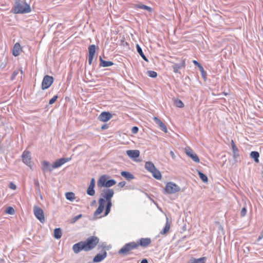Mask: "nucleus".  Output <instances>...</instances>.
<instances>
[{"label": "nucleus", "mask_w": 263, "mask_h": 263, "mask_svg": "<svg viewBox=\"0 0 263 263\" xmlns=\"http://www.w3.org/2000/svg\"><path fill=\"white\" fill-rule=\"evenodd\" d=\"M139 128L137 126H134L132 129V132L133 134H136L138 133Z\"/></svg>", "instance_id": "a18cd8bd"}, {"label": "nucleus", "mask_w": 263, "mask_h": 263, "mask_svg": "<svg viewBox=\"0 0 263 263\" xmlns=\"http://www.w3.org/2000/svg\"><path fill=\"white\" fill-rule=\"evenodd\" d=\"M33 212L36 218L43 223L45 221L44 213L43 210L40 207L35 205L33 207Z\"/></svg>", "instance_id": "423d86ee"}, {"label": "nucleus", "mask_w": 263, "mask_h": 263, "mask_svg": "<svg viewBox=\"0 0 263 263\" xmlns=\"http://www.w3.org/2000/svg\"><path fill=\"white\" fill-rule=\"evenodd\" d=\"M136 48H137V51L138 53L141 55V57L142 58V59L144 61H145L146 62H148L147 58L144 55V53L142 51V50L141 48L140 47V46H139V44H137Z\"/></svg>", "instance_id": "a878e982"}, {"label": "nucleus", "mask_w": 263, "mask_h": 263, "mask_svg": "<svg viewBox=\"0 0 263 263\" xmlns=\"http://www.w3.org/2000/svg\"><path fill=\"white\" fill-rule=\"evenodd\" d=\"M35 184L36 186H39V181L37 180H35Z\"/></svg>", "instance_id": "4d7b16f0"}, {"label": "nucleus", "mask_w": 263, "mask_h": 263, "mask_svg": "<svg viewBox=\"0 0 263 263\" xmlns=\"http://www.w3.org/2000/svg\"><path fill=\"white\" fill-rule=\"evenodd\" d=\"M126 154L131 158H136L139 156L140 152L138 150H127Z\"/></svg>", "instance_id": "a211bd4d"}, {"label": "nucleus", "mask_w": 263, "mask_h": 263, "mask_svg": "<svg viewBox=\"0 0 263 263\" xmlns=\"http://www.w3.org/2000/svg\"><path fill=\"white\" fill-rule=\"evenodd\" d=\"M121 175L127 180H130L135 178V176L128 172L122 171Z\"/></svg>", "instance_id": "b1692460"}, {"label": "nucleus", "mask_w": 263, "mask_h": 263, "mask_svg": "<svg viewBox=\"0 0 263 263\" xmlns=\"http://www.w3.org/2000/svg\"><path fill=\"white\" fill-rule=\"evenodd\" d=\"M231 146H232V148H235L236 147H237L233 141V140H231Z\"/></svg>", "instance_id": "603ef678"}, {"label": "nucleus", "mask_w": 263, "mask_h": 263, "mask_svg": "<svg viewBox=\"0 0 263 263\" xmlns=\"http://www.w3.org/2000/svg\"><path fill=\"white\" fill-rule=\"evenodd\" d=\"M66 198L67 199L72 201L75 198V195L72 192H67L66 193Z\"/></svg>", "instance_id": "f704fd0d"}, {"label": "nucleus", "mask_w": 263, "mask_h": 263, "mask_svg": "<svg viewBox=\"0 0 263 263\" xmlns=\"http://www.w3.org/2000/svg\"><path fill=\"white\" fill-rule=\"evenodd\" d=\"M165 194H173L179 192L181 190L180 186L173 182H168L166 184L164 188Z\"/></svg>", "instance_id": "39448f33"}, {"label": "nucleus", "mask_w": 263, "mask_h": 263, "mask_svg": "<svg viewBox=\"0 0 263 263\" xmlns=\"http://www.w3.org/2000/svg\"><path fill=\"white\" fill-rule=\"evenodd\" d=\"M206 260V258L205 257H202L198 259L191 257L189 261V263H205Z\"/></svg>", "instance_id": "6ab92c4d"}, {"label": "nucleus", "mask_w": 263, "mask_h": 263, "mask_svg": "<svg viewBox=\"0 0 263 263\" xmlns=\"http://www.w3.org/2000/svg\"><path fill=\"white\" fill-rule=\"evenodd\" d=\"M114 195V191L112 189H105L101 191V196L99 199V207L94 213V216H97L102 213L106 201H111V198Z\"/></svg>", "instance_id": "f03ea898"}, {"label": "nucleus", "mask_w": 263, "mask_h": 263, "mask_svg": "<svg viewBox=\"0 0 263 263\" xmlns=\"http://www.w3.org/2000/svg\"><path fill=\"white\" fill-rule=\"evenodd\" d=\"M184 61H183L182 63H180V64H174L173 66L174 71L175 73H178L179 69H181L182 67H184Z\"/></svg>", "instance_id": "c756f323"}, {"label": "nucleus", "mask_w": 263, "mask_h": 263, "mask_svg": "<svg viewBox=\"0 0 263 263\" xmlns=\"http://www.w3.org/2000/svg\"><path fill=\"white\" fill-rule=\"evenodd\" d=\"M262 238V235H260L258 237V241H259L260 239H261Z\"/></svg>", "instance_id": "13d9d810"}, {"label": "nucleus", "mask_w": 263, "mask_h": 263, "mask_svg": "<svg viewBox=\"0 0 263 263\" xmlns=\"http://www.w3.org/2000/svg\"><path fill=\"white\" fill-rule=\"evenodd\" d=\"M103 250H102L101 253H98L93 258V262H100L103 260H104L107 256V252L104 249L105 247H103Z\"/></svg>", "instance_id": "9d476101"}, {"label": "nucleus", "mask_w": 263, "mask_h": 263, "mask_svg": "<svg viewBox=\"0 0 263 263\" xmlns=\"http://www.w3.org/2000/svg\"><path fill=\"white\" fill-rule=\"evenodd\" d=\"M96 46L95 45H91L88 47L89 56L95 57L96 52Z\"/></svg>", "instance_id": "7c9ffc66"}, {"label": "nucleus", "mask_w": 263, "mask_h": 263, "mask_svg": "<svg viewBox=\"0 0 263 263\" xmlns=\"http://www.w3.org/2000/svg\"><path fill=\"white\" fill-rule=\"evenodd\" d=\"M106 177L105 175H103L101 176L99 179L98 182V186L99 187H102L106 186V183L107 182Z\"/></svg>", "instance_id": "aec40b11"}, {"label": "nucleus", "mask_w": 263, "mask_h": 263, "mask_svg": "<svg viewBox=\"0 0 263 263\" xmlns=\"http://www.w3.org/2000/svg\"><path fill=\"white\" fill-rule=\"evenodd\" d=\"M174 104L176 107L182 108L184 106V104L182 101L179 99H176L174 100Z\"/></svg>", "instance_id": "e433bc0d"}, {"label": "nucleus", "mask_w": 263, "mask_h": 263, "mask_svg": "<svg viewBox=\"0 0 263 263\" xmlns=\"http://www.w3.org/2000/svg\"><path fill=\"white\" fill-rule=\"evenodd\" d=\"M198 175L200 179L204 183L207 182L208 181V177L205 174L198 171Z\"/></svg>", "instance_id": "2f4dec72"}, {"label": "nucleus", "mask_w": 263, "mask_h": 263, "mask_svg": "<svg viewBox=\"0 0 263 263\" xmlns=\"http://www.w3.org/2000/svg\"><path fill=\"white\" fill-rule=\"evenodd\" d=\"M22 51V47L21 46V45L18 43H16L14 44L13 51H12V54L14 56L17 57L18 55H20L21 52Z\"/></svg>", "instance_id": "f3484780"}, {"label": "nucleus", "mask_w": 263, "mask_h": 263, "mask_svg": "<svg viewBox=\"0 0 263 263\" xmlns=\"http://www.w3.org/2000/svg\"><path fill=\"white\" fill-rule=\"evenodd\" d=\"M53 233H54L53 236L55 238L59 239L62 237V230L61 229V228H55L54 230Z\"/></svg>", "instance_id": "393cba45"}, {"label": "nucleus", "mask_w": 263, "mask_h": 263, "mask_svg": "<svg viewBox=\"0 0 263 263\" xmlns=\"http://www.w3.org/2000/svg\"><path fill=\"white\" fill-rule=\"evenodd\" d=\"M42 165V170L44 173L51 172L53 169L55 168V167H53V164L51 165L47 161H43Z\"/></svg>", "instance_id": "ddd939ff"}, {"label": "nucleus", "mask_w": 263, "mask_h": 263, "mask_svg": "<svg viewBox=\"0 0 263 263\" xmlns=\"http://www.w3.org/2000/svg\"><path fill=\"white\" fill-rule=\"evenodd\" d=\"M147 75L151 78H155L157 76V73L156 72L152 70H149L147 72Z\"/></svg>", "instance_id": "58836bf2"}, {"label": "nucleus", "mask_w": 263, "mask_h": 263, "mask_svg": "<svg viewBox=\"0 0 263 263\" xmlns=\"http://www.w3.org/2000/svg\"><path fill=\"white\" fill-rule=\"evenodd\" d=\"M153 177L158 179L160 180L161 179L162 176L160 172L156 168L152 172Z\"/></svg>", "instance_id": "c85d7f7f"}, {"label": "nucleus", "mask_w": 263, "mask_h": 263, "mask_svg": "<svg viewBox=\"0 0 263 263\" xmlns=\"http://www.w3.org/2000/svg\"><path fill=\"white\" fill-rule=\"evenodd\" d=\"M112 117V115L106 111H103L98 117V119L100 121L107 122Z\"/></svg>", "instance_id": "f8f14e48"}, {"label": "nucleus", "mask_w": 263, "mask_h": 263, "mask_svg": "<svg viewBox=\"0 0 263 263\" xmlns=\"http://www.w3.org/2000/svg\"><path fill=\"white\" fill-rule=\"evenodd\" d=\"M170 155H171V157H172V158L173 159H174L175 158V154L174 153V152H173V151H171V152H170Z\"/></svg>", "instance_id": "864d4df0"}, {"label": "nucleus", "mask_w": 263, "mask_h": 263, "mask_svg": "<svg viewBox=\"0 0 263 263\" xmlns=\"http://www.w3.org/2000/svg\"><path fill=\"white\" fill-rule=\"evenodd\" d=\"M108 128V125L107 124H104L102 126L101 129H105Z\"/></svg>", "instance_id": "3c124183"}, {"label": "nucleus", "mask_w": 263, "mask_h": 263, "mask_svg": "<svg viewBox=\"0 0 263 263\" xmlns=\"http://www.w3.org/2000/svg\"><path fill=\"white\" fill-rule=\"evenodd\" d=\"M53 81L54 79L52 76H45L42 83V89L45 90L48 88L52 84Z\"/></svg>", "instance_id": "0eeeda50"}, {"label": "nucleus", "mask_w": 263, "mask_h": 263, "mask_svg": "<svg viewBox=\"0 0 263 263\" xmlns=\"http://www.w3.org/2000/svg\"><path fill=\"white\" fill-rule=\"evenodd\" d=\"M135 8L136 9H144L148 11L149 12H151L153 11V9L151 7L142 4L141 3L136 4L135 5Z\"/></svg>", "instance_id": "412c9836"}, {"label": "nucleus", "mask_w": 263, "mask_h": 263, "mask_svg": "<svg viewBox=\"0 0 263 263\" xmlns=\"http://www.w3.org/2000/svg\"><path fill=\"white\" fill-rule=\"evenodd\" d=\"M99 242V238L96 236L88 237L85 241H81L73 245L72 250L75 253L81 251H89L94 249Z\"/></svg>", "instance_id": "f257e3e1"}, {"label": "nucleus", "mask_w": 263, "mask_h": 263, "mask_svg": "<svg viewBox=\"0 0 263 263\" xmlns=\"http://www.w3.org/2000/svg\"><path fill=\"white\" fill-rule=\"evenodd\" d=\"M135 249H137V246L135 241L125 243L119 251L118 253L122 256H126L130 254V252Z\"/></svg>", "instance_id": "20e7f679"}, {"label": "nucleus", "mask_w": 263, "mask_h": 263, "mask_svg": "<svg viewBox=\"0 0 263 263\" xmlns=\"http://www.w3.org/2000/svg\"><path fill=\"white\" fill-rule=\"evenodd\" d=\"M10 189L12 190H15L16 188V186L13 182H10L9 185Z\"/></svg>", "instance_id": "49530a36"}, {"label": "nucleus", "mask_w": 263, "mask_h": 263, "mask_svg": "<svg viewBox=\"0 0 263 263\" xmlns=\"http://www.w3.org/2000/svg\"><path fill=\"white\" fill-rule=\"evenodd\" d=\"M233 153V158L235 161H237V158L239 157V150L237 147L232 148Z\"/></svg>", "instance_id": "473e14b6"}, {"label": "nucleus", "mask_w": 263, "mask_h": 263, "mask_svg": "<svg viewBox=\"0 0 263 263\" xmlns=\"http://www.w3.org/2000/svg\"><path fill=\"white\" fill-rule=\"evenodd\" d=\"M58 98V96L57 95L54 96L52 98H51L49 101V104L51 105L53 104Z\"/></svg>", "instance_id": "37998d69"}, {"label": "nucleus", "mask_w": 263, "mask_h": 263, "mask_svg": "<svg viewBox=\"0 0 263 263\" xmlns=\"http://www.w3.org/2000/svg\"><path fill=\"white\" fill-rule=\"evenodd\" d=\"M141 263H148V262L147 259L144 258L141 261Z\"/></svg>", "instance_id": "5fc2aeb1"}, {"label": "nucleus", "mask_w": 263, "mask_h": 263, "mask_svg": "<svg viewBox=\"0 0 263 263\" xmlns=\"http://www.w3.org/2000/svg\"><path fill=\"white\" fill-rule=\"evenodd\" d=\"M95 186V179L92 178L90 180L89 185L87 190V194L90 196H93L95 194L94 190Z\"/></svg>", "instance_id": "2eb2a0df"}, {"label": "nucleus", "mask_w": 263, "mask_h": 263, "mask_svg": "<svg viewBox=\"0 0 263 263\" xmlns=\"http://www.w3.org/2000/svg\"><path fill=\"white\" fill-rule=\"evenodd\" d=\"M193 63L195 66H197L198 68L201 67L202 66L198 61L196 60H193Z\"/></svg>", "instance_id": "de8ad7c7"}, {"label": "nucleus", "mask_w": 263, "mask_h": 263, "mask_svg": "<svg viewBox=\"0 0 263 263\" xmlns=\"http://www.w3.org/2000/svg\"><path fill=\"white\" fill-rule=\"evenodd\" d=\"M250 157L254 159V161L256 163L259 162L258 158L259 157V154L258 152L253 151L250 153Z\"/></svg>", "instance_id": "bb28decb"}, {"label": "nucleus", "mask_w": 263, "mask_h": 263, "mask_svg": "<svg viewBox=\"0 0 263 263\" xmlns=\"http://www.w3.org/2000/svg\"><path fill=\"white\" fill-rule=\"evenodd\" d=\"M96 203V201L95 200H93L91 203V206H93Z\"/></svg>", "instance_id": "6e6d98bb"}, {"label": "nucleus", "mask_w": 263, "mask_h": 263, "mask_svg": "<svg viewBox=\"0 0 263 263\" xmlns=\"http://www.w3.org/2000/svg\"><path fill=\"white\" fill-rule=\"evenodd\" d=\"M94 58V57L92 56H88V64L89 65H91L92 60Z\"/></svg>", "instance_id": "09e8293b"}, {"label": "nucleus", "mask_w": 263, "mask_h": 263, "mask_svg": "<svg viewBox=\"0 0 263 263\" xmlns=\"http://www.w3.org/2000/svg\"><path fill=\"white\" fill-rule=\"evenodd\" d=\"M116 181L114 179H110L107 181L105 187L108 189V187H111L115 184H116Z\"/></svg>", "instance_id": "4c0bfd02"}, {"label": "nucleus", "mask_w": 263, "mask_h": 263, "mask_svg": "<svg viewBox=\"0 0 263 263\" xmlns=\"http://www.w3.org/2000/svg\"><path fill=\"white\" fill-rule=\"evenodd\" d=\"M170 229V224L168 223V221H166L165 226L162 231L160 232V234L164 235L166 234Z\"/></svg>", "instance_id": "72a5a7b5"}, {"label": "nucleus", "mask_w": 263, "mask_h": 263, "mask_svg": "<svg viewBox=\"0 0 263 263\" xmlns=\"http://www.w3.org/2000/svg\"><path fill=\"white\" fill-rule=\"evenodd\" d=\"M6 213L8 214L13 215L15 213V210L12 207L8 206L6 209Z\"/></svg>", "instance_id": "ea45409f"}, {"label": "nucleus", "mask_w": 263, "mask_h": 263, "mask_svg": "<svg viewBox=\"0 0 263 263\" xmlns=\"http://www.w3.org/2000/svg\"><path fill=\"white\" fill-rule=\"evenodd\" d=\"M145 167L148 171L151 173H152L156 168L154 163L151 161H147L145 163Z\"/></svg>", "instance_id": "5701e85b"}, {"label": "nucleus", "mask_w": 263, "mask_h": 263, "mask_svg": "<svg viewBox=\"0 0 263 263\" xmlns=\"http://www.w3.org/2000/svg\"><path fill=\"white\" fill-rule=\"evenodd\" d=\"M99 60L100 61V66L103 67H108L114 65L112 62L105 61L102 59L101 56L99 57Z\"/></svg>", "instance_id": "4be33fe9"}, {"label": "nucleus", "mask_w": 263, "mask_h": 263, "mask_svg": "<svg viewBox=\"0 0 263 263\" xmlns=\"http://www.w3.org/2000/svg\"><path fill=\"white\" fill-rule=\"evenodd\" d=\"M152 242L150 238H141L136 241V245L137 246V249L139 246L143 248H147Z\"/></svg>", "instance_id": "6e6552de"}, {"label": "nucleus", "mask_w": 263, "mask_h": 263, "mask_svg": "<svg viewBox=\"0 0 263 263\" xmlns=\"http://www.w3.org/2000/svg\"><path fill=\"white\" fill-rule=\"evenodd\" d=\"M154 120L155 121V123L160 127L161 129L163 132L165 133L167 132L166 126L159 118L155 117H154Z\"/></svg>", "instance_id": "dca6fc26"}, {"label": "nucleus", "mask_w": 263, "mask_h": 263, "mask_svg": "<svg viewBox=\"0 0 263 263\" xmlns=\"http://www.w3.org/2000/svg\"><path fill=\"white\" fill-rule=\"evenodd\" d=\"M200 72H201V75H202V78L204 79H206V71L204 70L203 67H202V66H201V67H200L199 68Z\"/></svg>", "instance_id": "a19ab883"}, {"label": "nucleus", "mask_w": 263, "mask_h": 263, "mask_svg": "<svg viewBox=\"0 0 263 263\" xmlns=\"http://www.w3.org/2000/svg\"><path fill=\"white\" fill-rule=\"evenodd\" d=\"M30 6L26 2L21 0H15L14 5L12 8V12L14 14H24L30 12Z\"/></svg>", "instance_id": "7ed1b4c3"}, {"label": "nucleus", "mask_w": 263, "mask_h": 263, "mask_svg": "<svg viewBox=\"0 0 263 263\" xmlns=\"http://www.w3.org/2000/svg\"><path fill=\"white\" fill-rule=\"evenodd\" d=\"M126 184V182L125 181H121V182H120L119 183H118V186L120 187H123L125 186Z\"/></svg>", "instance_id": "8fccbe9b"}, {"label": "nucleus", "mask_w": 263, "mask_h": 263, "mask_svg": "<svg viewBox=\"0 0 263 263\" xmlns=\"http://www.w3.org/2000/svg\"><path fill=\"white\" fill-rule=\"evenodd\" d=\"M20 71H21L22 74H23L24 72L22 70H20L19 69H17V70L14 71V72H13V73L10 78V79L11 81H13L15 79L16 77Z\"/></svg>", "instance_id": "c9c22d12"}, {"label": "nucleus", "mask_w": 263, "mask_h": 263, "mask_svg": "<svg viewBox=\"0 0 263 263\" xmlns=\"http://www.w3.org/2000/svg\"><path fill=\"white\" fill-rule=\"evenodd\" d=\"M23 162L29 166L31 164V153L29 151H24L22 154Z\"/></svg>", "instance_id": "9b49d317"}, {"label": "nucleus", "mask_w": 263, "mask_h": 263, "mask_svg": "<svg viewBox=\"0 0 263 263\" xmlns=\"http://www.w3.org/2000/svg\"><path fill=\"white\" fill-rule=\"evenodd\" d=\"M106 202V205L105 206V211L104 216H107L110 212V209L112 206V202L111 201H107Z\"/></svg>", "instance_id": "cd10ccee"}, {"label": "nucleus", "mask_w": 263, "mask_h": 263, "mask_svg": "<svg viewBox=\"0 0 263 263\" xmlns=\"http://www.w3.org/2000/svg\"><path fill=\"white\" fill-rule=\"evenodd\" d=\"M247 211L245 207H243L240 211V215L242 217L245 216L247 214Z\"/></svg>", "instance_id": "c03bdc74"}, {"label": "nucleus", "mask_w": 263, "mask_h": 263, "mask_svg": "<svg viewBox=\"0 0 263 263\" xmlns=\"http://www.w3.org/2000/svg\"><path fill=\"white\" fill-rule=\"evenodd\" d=\"M82 217V214H79L76 216H74L71 219V223H75L77 220H78L79 219H80Z\"/></svg>", "instance_id": "79ce46f5"}, {"label": "nucleus", "mask_w": 263, "mask_h": 263, "mask_svg": "<svg viewBox=\"0 0 263 263\" xmlns=\"http://www.w3.org/2000/svg\"><path fill=\"white\" fill-rule=\"evenodd\" d=\"M185 152L186 155L190 157L194 162L196 163H199L200 162V160L197 155L195 154L190 147L185 148Z\"/></svg>", "instance_id": "1a4fd4ad"}, {"label": "nucleus", "mask_w": 263, "mask_h": 263, "mask_svg": "<svg viewBox=\"0 0 263 263\" xmlns=\"http://www.w3.org/2000/svg\"><path fill=\"white\" fill-rule=\"evenodd\" d=\"M71 159L70 157L60 158L53 163V167H55V168L59 167L64 163L69 162Z\"/></svg>", "instance_id": "4468645a"}, {"label": "nucleus", "mask_w": 263, "mask_h": 263, "mask_svg": "<svg viewBox=\"0 0 263 263\" xmlns=\"http://www.w3.org/2000/svg\"><path fill=\"white\" fill-rule=\"evenodd\" d=\"M2 261H3V259H0V262H2Z\"/></svg>", "instance_id": "bf43d9fd"}]
</instances>
